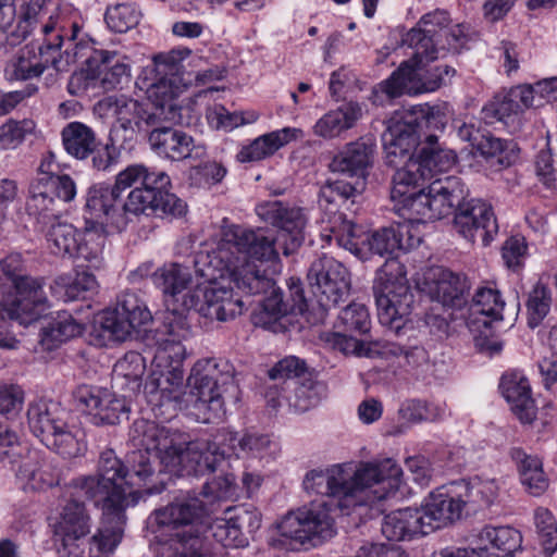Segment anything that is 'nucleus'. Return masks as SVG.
Listing matches in <instances>:
<instances>
[{"mask_svg":"<svg viewBox=\"0 0 557 557\" xmlns=\"http://www.w3.org/2000/svg\"><path fill=\"white\" fill-rule=\"evenodd\" d=\"M186 349L184 345L174 339H166L156 350L154 362L161 369L160 377L153 379L156 394H160L161 405L173 404L174 407L182 403L180 387L183 383V361Z\"/></svg>","mask_w":557,"mask_h":557,"instance_id":"5701e85b","label":"nucleus"},{"mask_svg":"<svg viewBox=\"0 0 557 557\" xmlns=\"http://www.w3.org/2000/svg\"><path fill=\"white\" fill-rule=\"evenodd\" d=\"M69 411L59 403L39 401L27 410L32 433L49 449L64 458H76L86 450L81 432L67 423Z\"/></svg>","mask_w":557,"mask_h":557,"instance_id":"9d476101","label":"nucleus"},{"mask_svg":"<svg viewBox=\"0 0 557 557\" xmlns=\"http://www.w3.org/2000/svg\"><path fill=\"white\" fill-rule=\"evenodd\" d=\"M258 216L278 228L277 237L265 236L278 245L285 256L294 253L305 240L307 218L302 209L278 200L262 202L256 207ZM276 250V247H274Z\"/></svg>","mask_w":557,"mask_h":557,"instance_id":"4be33fe9","label":"nucleus"},{"mask_svg":"<svg viewBox=\"0 0 557 557\" xmlns=\"http://www.w3.org/2000/svg\"><path fill=\"white\" fill-rule=\"evenodd\" d=\"M473 498L470 482L454 481L431 492L424 506L420 509L430 532L461 518Z\"/></svg>","mask_w":557,"mask_h":557,"instance_id":"6ab92c4d","label":"nucleus"},{"mask_svg":"<svg viewBox=\"0 0 557 557\" xmlns=\"http://www.w3.org/2000/svg\"><path fill=\"white\" fill-rule=\"evenodd\" d=\"M100 106H106L115 115L117 126L125 132V139H133L136 135L149 137L159 121L176 119L173 109H170L164 117L162 108L139 102L124 95L107 97Z\"/></svg>","mask_w":557,"mask_h":557,"instance_id":"aec40b11","label":"nucleus"},{"mask_svg":"<svg viewBox=\"0 0 557 557\" xmlns=\"http://www.w3.org/2000/svg\"><path fill=\"white\" fill-rule=\"evenodd\" d=\"M521 534L518 530L508 527H485L479 534L480 544L476 547H486L488 553L497 557H511L521 545Z\"/></svg>","mask_w":557,"mask_h":557,"instance_id":"de8ad7c7","label":"nucleus"},{"mask_svg":"<svg viewBox=\"0 0 557 557\" xmlns=\"http://www.w3.org/2000/svg\"><path fill=\"white\" fill-rule=\"evenodd\" d=\"M133 450L122 462L112 449L101 453L97 473L81 476L99 482L108 494H117L122 504L129 506L135 503L134 496L141 492L159 493L161 488L149 486L156 475L157 466L176 476H187L185 472L180 435L171 434L166 429L154 422L136 420L129 431Z\"/></svg>","mask_w":557,"mask_h":557,"instance_id":"f03ea898","label":"nucleus"},{"mask_svg":"<svg viewBox=\"0 0 557 557\" xmlns=\"http://www.w3.org/2000/svg\"><path fill=\"white\" fill-rule=\"evenodd\" d=\"M399 411L404 419L414 423L434 422L442 420L445 416V409L442 406L418 399L407 401Z\"/></svg>","mask_w":557,"mask_h":557,"instance_id":"680f3d73","label":"nucleus"},{"mask_svg":"<svg viewBox=\"0 0 557 557\" xmlns=\"http://www.w3.org/2000/svg\"><path fill=\"white\" fill-rule=\"evenodd\" d=\"M226 169L222 163L206 161L189 171L191 184L198 187H210L222 182L226 175Z\"/></svg>","mask_w":557,"mask_h":557,"instance_id":"69168bd1","label":"nucleus"},{"mask_svg":"<svg viewBox=\"0 0 557 557\" xmlns=\"http://www.w3.org/2000/svg\"><path fill=\"white\" fill-rule=\"evenodd\" d=\"M214 250L207 256L209 259L208 270L212 268L219 272L203 273L209 276L208 286H196L190 288L193 276L187 267L172 263L158 269L153 275V284L164 294L166 306L165 322L169 325V333L175 334L177 330H185L188 326V313L195 310L198 314L210 320L225 322L242 314L244 304L239 297H235L234 290L226 283V272L222 274L215 261L211 262Z\"/></svg>","mask_w":557,"mask_h":557,"instance_id":"423d86ee","label":"nucleus"},{"mask_svg":"<svg viewBox=\"0 0 557 557\" xmlns=\"http://www.w3.org/2000/svg\"><path fill=\"white\" fill-rule=\"evenodd\" d=\"M140 16L134 3H117L107 8L104 20L111 30L126 33L139 23Z\"/></svg>","mask_w":557,"mask_h":557,"instance_id":"6e6d98bb","label":"nucleus"},{"mask_svg":"<svg viewBox=\"0 0 557 557\" xmlns=\"http://www.w3.org/2000/svg\"><path fill=\"white\" fill-rule=\"evenodd\" d=\"M294 395L288 396L287 400L290 406L298 412H305L315 407L324 396L325 386L319 382H307L299 384L293 381Z\"/></svg>","mask_w":557,"mask_h":557,"instance_id":"4d7b16f0","label":"nucleus"},{"mask_svg":"<svg viewBox=\"0 0 557 557\" xmlns=\"http://www.w3.org/2000/svg\"><path fill=\"white\" fill-rule=\"evenodd\" d=\"M34 129L35 123L32 120H9L0 126V150L17 148Z\"/></svg>","mask_w":557,"mask_h":557,"instance_id":"e2e57ef3","label":"nucleus"},{"mask_svg":"<svg viewBox=\"0 0 557 557\" xmlns=\"http://www.w3.org/2000/svg\"><path fill=\"white\" fill-rule=\"evenodd\" d=\"M73 487L76 490V496L65 503L53 530L55 540L61 542L64 548L78 546L77 542L85 539L91 528V519L85 504L77 498L84 493L74 485Z\"/></svg>","mask_w":557,"mask_h":557,"instance_id":"2f4dec72","label":"nucleus"},{"mask_svg":"<svg viewBox=\"0 0 557 557\" xmlns=\"http://www.w3.org/2000/svg\"><path fill=\"white\" fill-rule=\"evenodd\" d=\"M454 227L468 242L475 243L479 238L483 246H488L498 233L492 206L469 196L461 200L455 212Z\"/></svg>","mask_w":557,"mask_h":557,"instance_id":"a878e982","label":"nucleus"},{"mask_svg":"<svg viewBox=\"0 0 557 557\" xmlns=\"http://www.w3.org/2000/svg\"><path fill=\"white\" fill-rule=\"evenodd\" d=\"M42 314L44 312L41 310H32L29 306L17 305L16 295L12 301L4 305L0 304V319H9L17 322L20 325H29L37 321Z\"/></svg>","mask_w":557,"mask_h":557,"instance_id":"774afa93","label":"nucleus"},{"mask_svg":"<svg viewBox=\"0 0 557 557\" xmlns=\"http://www.w3.org/2000/svg\"><path fill=\"white\" fill-rule=\"evenodd\" d=\"M449 15L445 10H434L424 14L418 27L410 29L403 39V42L414 50V58L422 62L424 59L434 61L437 59L436 38L448 25Z\"/></svg>","mask_w":557,"mask_h":557,"instance_id":"cd10ccee","label":"nucleus"},{"mask_svg":"<svg viewBox=\"0 0 557 557\" xmlns=\"http://www.w3.org/2000/svg\"><path fill=\"white\" fill-rule=\"evenodd\" d=\"M364 186V182L359 180L354 183L345 180L327 181L320 188L319 205L321 207L332 205L338 209L357 212Z\"/></svg>","mask_w":557,"mask_h":557,"instance_id":"a19ab883","label":"nucleus"},{"mask_svg":"<svg viewBox=\"0 0 557 557\" xmlns=\"http://www.w3.org/2000/svg\"><path fill=\"white\" fill-rule=\"evenodd\" d=\"M53 156L49 154L45 157L38 168L37 176L33 181H41V178L48 180L57 188H60L63 201H72L76 196V185L73 178L67 174L58 175L53 172Z\"/></svg>","mask_w":557,"mask_h":557,"instance_id":"13d9d810","label":"nucleus"},{"mask_svg":"<svg viewBox=\"0 0 557 557\" xmlns=\"http://www.w3.org/2000/svg\"><path fill=\"white\" fill-rule=\"evenodd\" d=\"M376 145L370 137H360L348 143L337 152L330 162L333 173L345 174L366 183L369 170L374 162Z\"/></svg>","mask_w":557,"mask_h":557,"instance_id":"c756f323","label":"nucleus"},{"mask_svg":"<svg viewBox=\"0 0 557 557\" xmlns=\"http://www.w3.org/2000/svg\"><path fill=\"white\" fill-rule=\"evenodd\" d=\"M338 322L346 331L363 334L370 329V314L364 305L351 302L341 311Z\"/></svg>","mask_w":557,"mask_h":557,"instance_id":"338daca9","label":"nucleus"},{"mask_svg":"<svg viewBox=\"0 0 557 557\" xmlns=\"http://www.w3.org/2000/svg\"><path fill=\"white\" fill-rule=\"evenodd\" d=\"M174 123L170 121H159L148 141L151 149L172 161H182L195 156L198 157L200 147L195 146L194 138L185 132L172 127Z\"/></svg>","mask_w":557,"mask_h":557,"instance_id":"473e14b6","label":"nucleus"},{"mask_svg":"<svg viewBox=\"0 0 557 557\" xmlns=\"http://www.w3.org/2000/svg\"><path fill=\"white\" fill-rule=\"evenodd\" d=\"M516 462L521 484L534 496L543 494L548 486V479L543 471V465L539 457L528 455L521 448H512L510 451Z\"/></svg>","mask_w":557,"mask_h":557,"instance_id":"a18cd8bd","label":"nucleus"},{"mask_svg":"<svg viewBox=\"0 0 557 557\" xmlns=\"http://www.w3.org/2000/svg\"><path fill=\"white\" fill-rule=\"evenodd\" d=\"M65 151L78 159L85 160L100 145L94 129L82 122H71L61 132Z\"/></svg>","mask_w":557,"mask_h":557,"instance_id":"49530a36","label":"nucleus"},{"mask_svg":"<svg viewBox=\"0 0 557 557\" xmlns=\"http://www.w3.org/2000/svg\"><path fill=\"white\" fill-rule=\"evenodd\" d=\"M150 320L149 310L135 293H122L114 308H108L95 317L90 341L100 347L123 342Z\"/></svg>","mask_w":557,"mask_h":557,"instance_id":"ddd939ff","label":"nucleus"},{"mask_svg":"<svg viewBox=\"0 0 557 557\" xmlns=\"http://www.w3.org/2000/svg\"><path fill=\"white\" fill-rule=\"evenodd\" d=\"M454 150L443 147L435 135H425L416 158L409 160L393 175V194L404 196L407 188H419L436 173L448 171L456 163Z\"/></svg>","mask_w":557,"mask_h":557,"instance_id":"4468645a","label":"nucleus"},{"mask_svg":"<svg viewBox=\"0 0 557 557\" xmlns=\"http://www.w3.org/2000/svg\"><path fill=\"white\" fill-rule=\"evenodd\" d=\"M24 392L15 384L0 383V461L10 457L8 448L17 444V434L9 426L23 408Z\"/></svg>","mask_w":557,"mask_h":557,"instance_id":"c9c22d12","label":"nucleus"},{"mask_svg":"<svg viewBox=\"0 0 557 557\" xmlns=\"http://www.w3.org/2000/svg\"><path fill=\"white\" fill-rule=\"evenodd\" d=\"M87 73L100 79L104 89H114L128 77V66L117 59L115 52L94 49L86 58Z\"/></svg>","mask_w":557,"mask_h":557,"instance_id":"4c0bfd02","label":"nucleus"},{"mask_svg":"<svg viewBox=\"0 0 557 557\" xmlns=\"http://www.w3.org/2000/svg\"><path fill=\"white\" fill-rule=\"evenodd\" d=\"M0 270L10 281L17 296V305H26L32 310L46 311L47 297L42 289L44 281L26 274L25 261L20 252H11L0 259Z\"/></svg>","mask_w":557,"mask_h":557,"instance_id":"bb28decb","label":"nucleus"},{"mask_svg":"<svg viewBox=\"0 0 557 557\" xmlns=\"http://www.w3.org/2000/svg\"><path fill=\"white\" fill-rule=\"evenodd\" d=\"M273 240L262 232H255L236 224H227L223 220L220 239L214 249L212 261H215L222 274L226 272V283H232L246 295L267 294L262 300V312L255 318V323L263 326L276 322L290 313V304L284 299L282 290L274 281L258 269L255 260H274L277 257Z\"/></svg>","mask_w":557,"mask_h":557,"instance_id":"20e7f679","label":"nucleus"},{"mask_svg":"<svg viewBox=\"0 0 557 557\" xmlns=\"http://www.w3.org/2000/svg\"><path fill=\"white\" fill-rule=\"evenodd\" d=\"M552 306V292L550 289L543 285L542 283H537L531 293L529 294V298L527 301L528 314H529V325L534 329L536 327L542 320L547 315Z\"/></svg>","mask_w":557,"mask_h":557,"instance_id":"bf43d9fd","label":"nucleus"},{"mask_svg":"<svg viewBox=\"0 0 557 557\" xmlns=\"http://www.w3.org/2000/svg\"><path fill=\"white\" fill-rule=\"evenodd\" d=\"M469 196V188L460 177L444 176L430 183L426 188H407L404 196L391 197L399 206L401 214L411 222L426 223L456 212L461 200Z\"/></svg>","mask_w":557,"mask_h":557,"instance_id":"1a4fd4ad","label":"nucleus"},{"mask_svg":"<svg viewBox=\"0 0 557 557\" xmlns=\"http://www.w3.org/2000/svg\"><path fill=\"white\" fill-rule=\"evenodd\" d=\"M74 486L102 509L100 525L89 540V556L108 557L122 541L127 505L122 504V498L117 494H108V491L94 479H75Z\"/></svg>","mask_w":557,"mask_h":557,"instance_id":"9b49d317","label":"nucleus"},{"mask_svg":"<svg viewBox=\"0 0 557 557\" xmlns=\"http://www.w3.org/2000/svg\"><path fill=\"white\" fill-rule=\"evenodd\" d=\"M431 61L419 62L412 50L411 58L405 61L391 76L372 89L370 100L375 106H385L404 94L417 95L434 91L443 84L444 75L449 74L448 66L424 69Z\"/></svg>","mask_w":557,"mask_h":557,"instance_id":"f8f14e48","label":"nucleus"},{"mask_svg":"<svg viewBox=\"0 0 557 557\" xmlns=\"http://www.w3.org/2000/svg\"><path fill=\"white\" fill-rule=\"evenodd\" d=\"M83 332V325L71 314L60 312L47 326L42 327L40 344L47 350H52L62 343L70 341Z\"/></svg>","mask_w":557,"mask_h":557,"instance_id":"3c124183","label":"nucleus"},{"mask_svg":"<svg viewBox=\"0 0 557 557\" xmlns=\"http://www.w3.org/2000/svg\"><path fill=\"white\" fill-rule=\"evenodd\" d=\"M297 132L298 129L296 128L285 127L258 137L239 152L240 161H259L272 156L281 147L289 143Z\"/></svg>","mask_w":557,"mask_h":557,"instance_id":"09e8293b","label":"nucleus"},{"mask_svg":"<svg viewBox=\"0 0 557 557\" xmlns=\"http://www.w3.org/2000/svg\"><path fill=\"white\" fill-rule=\"evenodd\" d=\"M499 389L513 414L522 423H532L536 418L537 408L531 394L528 379L520 372L503 374Z\"/></svg>","mask_w":557,"mask_h":557,"instance_id":"f704fd0d","label":"nucleus"},{"mask_svg":"<svg viewBox=\"0 0 557 557\" xmlns=\"http://www.w3.org/2000/svg\"><path fill=\"white\" fill-rule=\"evenodd\" d=\"M176 72V64L170 57L160 54L153 60V67L149 70L151 77H145L148 102L152 107L162 108V116H166L170 109L175 111L176 119L171 123H182V108L175 102L182 92L181 79Z\"/></svg>","mask_w":557,"mask_h":557,"instance_id":"b1692460","label":"nucleus"},{"mask_svg":"<svg viewBox=\"0 0 557 557\" xmlns=\"http://www.w3.org/2000/svg\"><path fill=\"white\" fill-rule=\"evenodd\" d=\"M47 239L51 252L76 259L77 269L98 270L102 265V248L106 236L86 228L79 232L69 223L52 224Z\"/></svg>","mask_w":557,"mask_h":557,"instance_id":"dca6fc26","label":"nucleus"},{"mask_svg":"<svg viewBox=\"0 0 557 557\" xmlns=\"http://www.w3.org/2000/svg\"><path fill=\"white\" fill-rule=\"evenodd\" d=\"M535 527L543 548L553 554L557 549V525L552 512L537 508L534 513Z\"/></svg>","mask_w":557,"mask_h":557,"instance_id":"0e129e2a","label":"nucleus"},{"mask_svg":"<svg viewBox=\"0 0 557 557\" xmlns=\"http://www.w3.org/2000/svg\"><path fill=\"white\" fill-rule=\"evenodd\" d=\"M409 314L410 312L404 318L407 327L401 330L399 333L392 327L384 325L399 337L396 343L391 345L389 352L396 357L403 356L405 359V366L408 367L409 371L422 373L430 367L429 351L419 339L411 335H408L406 341H403L401 338V336L407 335L408 332H413L412 323L407 319Z\"/></svg>","mask_w":557,"mask_h":557,"instance_id":"79ce46f5","label":"nucleus"},{"mask_svg":"<svg viewBox=\"0 0 557 557\" xmlns=\"http://www.w3.org/2000/svg\"><path fill=\"white\" fill-rule=\"evenodd\" d=\"M470 284L466 275L444 268L431 270L428 277V292L432 300L444 307L461 308L468 299Z\"/></svg>","mask_w":557,"mask_h":557,"instance_id":"72a5a7b5","label":"nucleus"},{"mask_svg":"<svg viewBox=\"0 0 557 557\" xmlns=\"http://www.w3.org/2000/svg\"><path fill=\"white\" fill-rule=\"evenodd\" d=\"M403 470L393 459L360 462L355 469L349 463L312 469L302 480L308 494L327 496L329 500L312 502L288 512L278 523L282 537L289 540L293 549H308L331 540L336 534L331 508L343 515L362 509L383 512L381 503L395 495L401 485Z\"/></svg>","mask_w":557,"mask_h":557,"instance_id":"f257e3e1","label":"nucleus"},{"mask_svg":"<svg viewBox=\"0 0 557 557\" xmlns=\"http://www.w3.org/2000/svg\"><path fill=\"white\" fill-rule=\"evenodd\" d=\"M15 473L24 490H47L60 483L59 469L48 461L39 463L33 458L23 459Z\"/></svg>","mask_w":557,"mask_h":557,"instance_id":"37998d69","label":"nucleus"},{"mask_svg":"<svg viewBox=\"0 0 557 557\" xmlns=\"http://www.w3.org/2000/svg\"><path fill=\"white\" fill-rule=\"evenodd\" d=\"M45 39L41 44H30L21 48L17 53L8 62L4 73L9 81H28L39 77L44 71L52 66L57 71L61 70V49L65 46L64 53L75 61L85 57V46L82 42H75L79 28L76 24L72 25L71 36L64 41V36L55 32L51 22L46 23L41 28Z\"/></svg>","mask_w":557,"mask_h":557,"instance_id":"6e6552de","label":"nucleus"},{"mask_svg":"<svg viewBox=\"0 0 557 557\" xmlns=\"http://www.w3.org/2000/svg\"><path fill=\"white\" fill-rule=\"evenodd\" d=\"M189 387L187 407L197 420L210 423L220 420L225 414L224 398L226 394L234 396L237 384L233 367L214 359L197 361L187 379Z\"/></svg>","mask_w":557,"mask_h":557,"instance_id":"0eeeda50","label":"nucleus"},{"mask_svg":"<svg viewBox=\"0 0 557 557\" xmlns=\"http://www.w3.org/2000/svg\"><path fill=\"white\" fill-rule=\"evenodd\" d=\"M239 438L236 432L227 428L219 429L210 440L186 443L180 438L187 476H203L212 473L225 459L232 456L238 457Z\"/></svg>","mask_w":557,"mask_h":557,"instance_id":"2eb2a0df","label":"nucleus"},{"mask_svg":"<svg viewBox=\"0 0 557 557\" xmlns=\"http://www.w3.org/2000/svg\"><path fill=\"white\" fill-rule=\"evenodd\" d=\"M207 532L224 547H240L248 543V539L233 523L231 515L227 518L215 519L209 524Z\"/></svg>","mask_w":557,"mask_h":557,"instance_id":"052dcab7","label":"nucleus"},{"mask_svg":"<svg viewBox=\"0 0 557 557\" xmlns=\"http://www.w3.org/2000/svg\"><path fill=\"white\" fill-rule=\"evenodd\" d=\"M529 108H532V91L528 85H518L488 100L481 110V119L487 125L502 123L508 126Z\"/></svg>","mask_w":557,"mask_h":557,"instance_id":"c85d7f7f","label":"nucleus"},{"mask_svg":"<svg viewBox=\"0 0 557 557\" xmlns=\"http://www.w3.org/2000/svg\"><path fill=\"white\" fill-rule=\"evenodd\" d=\"M98 282L88 271H78L75 276L60 275L50 286L53 297L64 302L85 299L87 294L96 292Z\"/></svg>","mask_w":557,"mask_h":557,"instance_id":"c03bdc74","label":"nucleus"},{"mask_svg":"<svg viewBox=\"0 0 557 557\" xmlns=\"http://www.w3.org/2000/svg\"><path fill=\"white\" fill-rule=\"evenodd\" d=\"M312 295L324 310L344 301L350 290L348 270L333 257L323 255L315 259L307 275Z\"/></svg>","mask_w":557,"mask_h":557,"instance_id":"412c9836","label":"nucleus"},{"mask_svg":"<svg viewBox=\"0 0 557 557\" xmlns=\"http://www.w3.org/2000/svg\"><path fill=\"white\" fill-rule=\"evenodd\" d=\"M145 369L144 357L138 352L129 351L114 364L113 380L122 388L136 392L141 386Z\"/></svg>","mask_w":557,"mask_h":557,"instance_id":"603ef678","label":"nucleus"},{"mask_svg":"<svg viewBox=\"0 0 557 557\" xmlns=\"http://www.w3.org/2000/svg\"><path fill=\"white\" fill-rule=\"evenodd\" d=\"M32 181L25 203V222L44 227L59 218L58 201L63 200L60 188L48 180Z\"/></svg>","mask_w":557,"mask_h":557,"instance_id":"7c9ffc66","label":"nucleus"},{"mask_svg":"<svg viewBox=\"0 0 557 557\" xmlns=\"http://www.w3.org/2000/svg\"><path fill=\"white\" fill-rule=\"evenodd\" d=\"M76 407L91 416L95 425H114L127 418L129 406L125 396H117L108 388L79 385L73 393Z\"/></svg>","mask_w":557,"mask_h":557,"instance_id":"393cba45","label":"nucleus"},{"mask_svg":"<svg viewBox=\"0 0 557 557\" xmlns=\"http://www.w3.org/2000/svg\"><path fill=\"white\" fill-rule=\"evenodd\" d=\"M165 544L159 557H208L201 534L163 536Z\"/></svg>","mask_w":557,"mask_h":557,"instance_id":"5fc2aeb1","label":"nucleus"},{"mask_svg":"<svg viewBox=\"0 0 557 557\" xmlns=\"http://www.w3.org/2000/svg\"><path fill=\"white\" fill-rule=\"evenodd\" d=\"M206 515V505L196 494L188 492L176 497L166 506L152 511L148 523L156 537L188 535L201 533L200 524Z\"/></svg>","mask_w":557,"mask_h":557,"instance_id":"f3484780","label":"nucleus"},{"mask_svg":"<svg viewBox=\"0 0 557 557\" xmlns=\"http://www.w3.org/2000/svg\"><path fill=\"white\" fill-rule=\"evenodd\" d=\"M337 244L360 259L369 255L387 257L384 264L376 271L373 294L377 308V319L400 332L407 327L405 315L411 312L413 294L410 290L404 265L392 256L401 248V235L397 228L382 227L374 232H363L350 221H344L338 231L334 232Z\"/></svg>","mask_w":557,"mask_h":557,"instance_id":"39448f33","label":"nucleus"},{"mask_svg":"<svg viewBox=\"0 0 557 557\" xmlns=\"http://www.w3.org/2000/svg\"><path fill=\"white\" fill-rule=\"evenodd\" d=\"M505 301L502 299L500 293L491 287L479 288L470 306L472 315H482L485 319L481 320L484 326H490L493 321L503 320V310ZM480 321V319H478Z\"/></svg>","mask_w":557,"mask_h":557,"instance_id":"864d4df0","label":"nucleus"},{"mask_svg":"<svg viewBox=\"0 0 557 557\" xmlns=\"http://www.w3.org/2000/svg\"><path fill=\"white\" fill-rule=\"evenodd\" d=\"M474 149L487 161L500 168L511 165L518 158L519 148L513 140L495 137L491 133H483Z\"/></svg>","mask_w":557,"mask_h":557,"instance_id":"8fccbe9b","label":"nucleus"},{"mask_svg":"<svg viewBox=\"0 0 557 557\" xmlns=\"http://www.w3.org/2000/svg\"><path fill=\"white\" fill-rule=\"evenodd\" d=\"M426 125L425 116L418 117L413 113L389 119L382 134L386 164L397 171L409 158H416L413 152L422 146L426 135L423 129Z\"/></svg>","mask_w":557,"mask_h":557,"instance_id":"a211bd4d","label":"nucleus"},{"mask_svg":"<svg viewBox=\"0 0 557 557\" xmlns=\"http://www.w3.org/2000/svg\"><path fill=\"white\" fill-rule=\"evenodd\" d=\"M50 0H28L20 8L15 26L11 30L0 29V50L7 45L13 47L24 41L47 14Z\"/></svg>","mask_w":557,"mask_h":557,"instance_id":"58836bf2","label":"nucleus"},{"mask_svg":"<svg viewBox=\"0 0 557 557\" xmlns=\"http://www.w3.org/2000/svg\"><path fill=\"white\" fill-rule=\"evenodd\" d=\"M171 178L166 172L141 163L121 171L113 185H92L86 194L85 209L90 218L123 228L134 215L181 216L185 202L170 191Z\"/></svg>","mask_w":557,"mask_h":557,"instance_id":"7ed1b4c3","label":"nucleus"},{"mask_svg":"<svg viewBox=\"0 0 557 557\" xmlns=\"http://www.w3.org/2000/svg\"><path fill=\"white\" fill-rule=\"evenodd\" d=\"M423 517V512L418 508L392 511L384 517L382 534L388 541H406L417 535H426L430 531Z\"/></svg>","mask_w":557,"mask_h":557,"instance_id":"e433bc0d","label":"nucleus"},{"mask_svg":"<svg viewBox=\"0 0 557 557\" xmlns=\"http://www.w3.org/2000/svg\"><path fill=\"white\" fill-rule=\"evenodd\" d=\"M362 116L358 102L349 101L321 116L313 126V133L322 138L332 139L355 126Z\"/></svg>","mask_w":557,"mask_h":557,"instance_id":"ea45409f","label":"nucleus"}]
</instances>
